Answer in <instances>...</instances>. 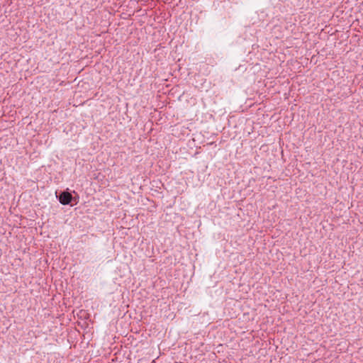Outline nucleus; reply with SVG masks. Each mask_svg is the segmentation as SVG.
I'll return each instance as SVG.
<instances>
[{"instance_id":"nucleus-1","label":"nucleus","mask_w":363,"mask_h":363,"mask_svg":"<svg viewBox=\"0 0 363 363\" xmlns=\"http://www.w3.org/2000/svg\"><path fill=\"white\" fill-rule=\"evenodd\" d=\"M55 194L59 202L65 206L69 205L74 206L79 201V194L74 190L71 191L69 188L59 193L56 191Z\"/></svg>"}]
</instances>
